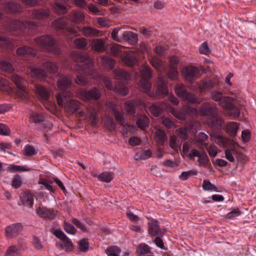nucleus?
I'll list each match as a JSON object with an SVG mask.
<instances>
[{
    "mask_svg": "<svg viewBox=\"0 0 256 256\" xmlns=\"http://www.w3.org/2000/svg\"><path fill=\"white\" fill-rule=\"evenodd\" d=\"M169 111L176 118L181 120H186L188 116H210V122L208 124L218 128H220L224 122V120L218 116V109L210 106L209 103L203 105L199 110L185 105L181 110L170 106Z\"/></svg>",
    "mask_w": 256,
    "mask_h": 256,
    "instance_id": "1",
    "label": "nucleus"
},
{
    "mask_svg": "<svg viewBox=\"0 0 256 256\" xmlns=\"http://www.w3.org/2000/svg\"><path fill=\"white\" fill-rule=\"evenodd\" d=\"M71 57L76 62L75 70L76 72V78L75 82L78 85L88 84L89 80L88 75H90L94 78H97L96 74L92 60L86 55H83L76 52H72Z\"/></svg>",
    "mask_w": 256,
    "mask_h": 256,
    "instance_id": "2",
    "label": "nucleus"
},
{
    "mask_svg": "<svg viewBox=\"0 0 256 256\" xmlns=\"http://www.w3.org/2000/svg\"><path fill=\"white\" fill-rule=\"evenodd\" d=\"M52 26L58 30H66L72 34H77L82 32L83 34L87 36H98L100 34V31L92 27L84 26L82 29L78 26H72L68 24L64 18H59L52 22Z\"/></svg>",
    "mask_w": 256,
    "mask_h": 256,
    "instance_id": "3",
    "label": "nucleus"
},
{
    "mask_svg": "<svg viewBox=\"0 0 256 256\" xmlns=\"http://www.w3.org/2000/svg\"><path fill=\"white\" fill-rule=\"evenodd\" d=\"M211 98L218 102L220 106L228 111L230 115L238 117L240 114V110L236 106L237 100L230 97L222 96V94L218 91L212 92Z\"/></svg>",
    "mask_w": 256,
    "mask_h": 256,
    "instance_id": "4",
    "label": "nucleus"
},
{
    "mask_svg": "<svg viewBox=\"0 0 256 256\" xmlns=\"http://www.w3.org/2000/svg\"><path fill=\"white\" fill-rule=\"evenodd\" d=\"M36 45L42 50L50 54L58 56L60 52V48L56 44L55 40L50 36H43L34 39Z\"/></svg>",
    "mask_w": 256,
    "mask_h": 256,
    "instance_id": "5",
    "label": "nucleus"
},
{
    "mask_svg": "<svg viewBox=\"0 0 256 256\" xmlns=\"http://www.w3.org/2000/svg\"><path fill=\"white\" fill-rule=\"evenodd\" d=\"M44 70L40 68H32L30 74L34 78L42 81L45 80L47 76V72L56 73L58 70L57 66L52 62H47L43 64Z\"/></svg>",
    "mask_w": 256,
    "mask_h": 256,
    "instance_id": "6",
    "label": "nucleus"
},
{
    "mask_svg": "<svg viewBox=\"0 0 256 256\" xmlns=\"http://www.w3.org/2000/svg\"><path fill=\"white\" fill-rule=\"evenodd\" d=\"M210 137L213 142L218 144L220 146H222L226 148V158L228 161L234 162V156L236 154V152L233 146L232 148L228 147V144L227 140L224 138L222 136L214 133L212 134Z\"/></svg>",
    "mask_w": 256,
    "mask_h": 256,
    "instance_id": "7",
    "label": "nucleus"
},
{
    "mask_svg": "<svg viewBox=\"0 0 256 256\" xmlns=\"http://www.w3.org/2000/svg\"><path fill=\"white\" fill-rule=\"evenodd\" d=\"M140 71L142 80L138 86L144 92H148L151 88V84L148 80L152 76V70L148 64H145L141 67Z\"/></svg>",
    "mask_w": 256,
    "mask_h": 256,
    "instance_id": "8",
    "label": "nucleus"
},
{
    "mask_svg": "<svg viewBox=\"0 0 256 256\" xmlns=\"http://www.w3.org/2000/svg\"><path fill=\"white\" fill-rule=\"evenodd\" d=\"M56 100L58 104L62 108H64L70 114H72L80 107V102L76 100H71L68 102H66V96L62 94H58Z\"/></svg>",
    "mask_w": 256,
    "mask_h": 256,
    "instance_id": "9",
    "label": "nucleus"
},
{
    "mask_svg": "<svg viewBox=\"0 0 256 256\" xmlns=\"http://www.w3.org/2000/svg\"><path fill=\"white\" fill-rule=\"evenodd\" d=\"M36 28V24L35 22L30 20H26L25 22L22 21L16 20L11 22L8 28V30L11 32H23L26 29L34 30Z\"/></svg>",
    "mask_w": 256,
    "mask_h": 256,
    "instance_id": "10",
    "label": "nucleus"
},
{
    "mask_svg": "<svg viewBox=\"0 0 256 256\" xmlns=\"http://www.w3.org/2000/svg\"><path fill=\"white\" fill-rule=\"evenodd\" d=\"M12 80L18 88V96L23 100H28L29 94L26 88V82L16 74L12 76Z\"/></svg>",
    "mask_w": 256,
    "mask_h": 256,
    "instance_id": "11",
    "label": "nucleus"
},
{
    "mask_svg": "<svg viewBox=\"0 0 256 256\" xmlns=\"http://www.w3.org/2000/svg\"><path fill=\"white\" fill-rule=\"evenodd\" d=\"M100 96V90L96 88L88 91L81 90L78 92V96L84 101H88L91 100H98Z\"/></svg>",
    "mask_w": 256,
    "mask_h": 256,
    "instance_id": "12",
    "label": "nucleus"
},
{
    "mask_svg": "<svg viewBox=\"0 0 256 256\" xmlns=\"http://www.w3.org/2000/svg\"><path fill=\"white\" fill-rule=\"evenodd\" d=\"M198 72V68L192 65L184 66L181 70L182 74L190 82L197 78Z\"/></svg>",
    "mask_w": 256,
    "mask_h": 256,
    "instance_id": "13",
    "label": "nucleus"
},
{
    "mask_svg": "<svg viewBox=\"0 0 256 256\" xmlns=\"http://www.w3.org/2000/svg\"><path fill=\"white\" fill-rule=\"evenodd\" d=\"M72 84V80L68 78L67 77L65 76H61L59 78L57 82L58 87L60 88V90L64 92V94L63 92H62V94H63L64 96L66 94L68 98H70L72 96V94L67 90Z\"/></svg>",
    "mask_w": 256,
    "mask_h": 256,
    "instance_id": "14",
    "label": "nucleus"
},
{
    "mask_svg": "<svg viewBox=\"0 0 256 256\" xmlns=\"http://www.w3.org/2000/svg\"><path fill=\"white\" fill-rule=\"evenodd\" d=\"M36 214L40 218L48 219H54L56 214V212L53 210L40 206L36 208Z\"/></svg>",
    "mask_w": 256,
    "mask_h": 256,
    "instance_id": "15",
    "label": "nucleus"
},
{
    "mask_svg": "<svg viewBox=\"0 0 256 256\" xmlns=\"http://www.w3.org/2000/svg\"><path fill=\"white\" fill-rule=\"evenodd\" d=\"M200 124L198 122H193L190 127L180 128L176 130V133L178 136L186 140L188 138V134L190 132L194 134L196 132L197 130L200 129Z\"/></svg>",
    "mask_w": 256,
    "mask_h": 256,
    "instance_id": "16",
    "label": "nucleus"
},
{
    "mask_svg": "<svg viewBox=\"0 0 256 256\" xmlns=\"http://www.w3.org/2000/svg\"><path fill=\"white\" fill-rule=\"evenodd\" d=\"M164 76L162 74H159L158 76V84L156 89V94L159 96L164 97L168 94V89L166 83L164 80Z\"/></svg>",
    "mask_w": 256,
    "mask_h": 256,
    "instance_id": "17",
    "label": "nucleus"
},
{
    "mask_svg": "<svg viewBox=\"0 0 256 256\" xmlns=\"http://www.w3.org/2000/svg\"><path fill=\"white\" fill-rule=\"evenodd\" d=\"M164 232V230L160 228L158 221L156 220H152L148 222V232L150 235L152 236H162Z\"/></svg>",
    "mask_w": 256,
    "mask_h": 256,
    "instance_id": "18",
    "label": "nucleus"
},
{
    "mask_svg": "<svg viewBox=\"0 0 256 256\" xmlns=\"http://www.w3.org/2000/svg\"><path fill=\"white\" fill-rule=\"evenodd\" d=\"M34 194L32 192L26 190L21 193L20 198L23 206L32 208L34 204Z\"/></svg>",
    "mask_w": 256,
    "mask_h": 256,
    "instance_id": "19",
    "label": "nucleus"
},
{
    "mask_svg": "<svg viewBox=\"0 0 256 256\" xmlns=\"http://www.w3.org/2000/svg\"><path fill=\"white\" fill-rule=\"evenodd\" d=\"M189 156L190 159H193L194 157H198V162L200 164L206 165L208 162L207 154L204 152L196 149H193L190 151L189 154Z\"/></svg>",
    "mask_w": 256,
    "mask_h": 256,
    "instance_id": "20",
    "label": "nucleus"
},
{
    "mask_svg": "<svg viewBox=\"0 0 256 256\" xmlns=\"http://www.w3.org/2000/svg\"><path fill=\"white\" fill-rule=\"evenodd\" d=\"M22 230V225L17 223L12 224L6 228V236L7 238H12L16 236Z\"/></svg>",
    "mask_w": 256,
    "mask_h": 256,
    "instance_id": "21",
    "label": "nucleus"
},
{
    "mask_svg": "<svg viewBox=\"0 0 256 256\" xmlns=\"http://www.w3.org/2000/svg\"><path fill=\"white\" fill-rule=\"evenodd\" d=\"M122 61L128 66H133L138 62L136 54L132 52L125 53L122 57Z\"/></svg>",
    "mask_w": 256,
    "mask_h": 256,
    "instance_id": "22",
    "label": "nucleus"
},
{
    "mask_svg": "<svg viewBox=\"0 0 256 256\" xmlns=\"http://www.w3.org/2000/svg\"><path fill=\"white\" fill-rule=\"evenodd\" d=\"M139 105L144 108L146 107V104L143 101L138 100L126 102L124 104V108L128 114H134L135 113L136 107Z\"/></svg>",
    "mask_w": 256,
    "mask_h": 256,
    "instance_id": "23",
    "label": "nucleus"
},
{
    "mask_svg": "<svg viewBox=\"0 0 256 256\" xmlns=\"http://www.w3.org/2000/svg\"><path fill=\"white\" fill-rule=\"evenodd\" d=\"M106 107L110 111L112 112L118 123L122 126H126L127 124L122 114H121L117 110L116 106L112 102H107Z\"/></svg>",
    "mask_w": 256,
    "mask_h": 256,
    "instance_id": "24",
    "label": "nucleus"
},
{
    "mask_svg": "<svg viewBox=\"0 0 256 256\" xmlns=\"http://www.w3.org/2000/svg\"><path fill=\"white\" fill-rule=\"evenodd\" d=\"M108 44L103 38L94 39L92 41V48L98 52H104L108 49Z\"/></svg>",
    "mask_w": 256,
    "mask_h": 256,
    "instance_id": "25",
    "label": "nucleus"
},
{
    "mask_svg": "<svg viewBox=\"0 0 256 256\" xmlns=\"http://www.w3.org/2000/svg\"><path fill=\"white\" fill-rule=\"evenodd\" d=\"M69 20L74 24L82 23L85 20L84 14L80 11H72L68 16Z\"/></svg>",
    "mask_w": 256,
    "mask_h": 256,
    "instance_id": "26",
    "label": "nucleus"
},
{
    "mask_svg": "<svg viewBox=\"0 0 256 256\" xmlns=\"http://www.w3.org/2000/svg\"><path fill=\"white\" fill-rule=\"evenodd\" d=\"M80 116H83L84 115L86 118H89L90 120L92 125L96 126L98 122V118L97 116V114L94 109H90L86 110V113L84 114L82 112H80L78 113Z\"/></svg>",
    "mask_w": 256,
    "mask_h": 256,
    "instance_id": "27",
    "label": "nucleus"
},
{
    "mask_svg": "<svg viewBox=\"0 0 256 256\" xmlns=\"http://www.w3.org/2000/svg\"><path fill=\"white\" fill-rule=\"evenodd\" d=\"M35 93L40 98L48 100L50 98V91L41 85L35 86Z\"/></svg>",
    "mask_w": 256,
    "mask_h": 256,
    "instance_id": "28",
    "label": "nucleus"
},
{
    "mask_svg": "<svg viewBox=\"0 0 256 256\" xmlns=\"http://www.w3.org/2000/svg\"><path fill=\"white\" fill-rule=\"evenodd\" d=\"M152 66L158 72H162L165 70L164 62L156 56H153L149 59Z\"/></svg>",
    "mask_w": 256,
    "mask_h": 256,
    "instance_id": "29",
    "label": "nucleus"
},
{
    "mask_svg": "<svg viewBox=\"0 0 256 256\" xmlns=\"http://www.w3.org/2000/svg\"><path fill=\"white\" fill-rule=\"evenodd\" d=\"M50 15V12L46 9H36L34 10L31 14V16L34 19L44 20L48 18Z\"/></svg>",
    "mask_w": 256,
    "mask_h": 256,
    "instance_id": "30",
    "label": "nucleus"
},
{
    "mask_svg": "<svg viewBox=\"0 0 256 256\" xmlns=\"http://www.w3.org/2000/svg\"><path fill=\"white\" fill-rule=\"evenodd\" d=\"M130 74L122 69H116L114 70V78L121 82L125 83L130 80Z\"/></svg>",
    "mask_w": 256,
    "mask_h": 256,
    "instance_id": "31",
    "label": "nucleus"
},
{
    "mask_svg": "<svg viewBox=\"0 0 256 256\" xmlns=\"http://www.w3.org/2000/svg\"><path fill=\"white\" fill-rule=\"evenodd\" d=\"M68 0H56L53 6L54 10L57 13H64L66 12L67 6L66 5Z\"/></svg>",
    "mask_w": 256,
    "mask_h": 256,
    "instance_id": "32",
    "label": "nucleus"
},
{
    "mask_svg": "<svg viewBox=\"0 0 256 256\" xmlns=\"http://www.w3.org/2000/svg\"><path fill=\"white\" fill-rule=\"evenodd\" d=\"M4 8L6 11L8 13L19 12L21 11L22 9L20 4L12 2L6 3Z\"/></svg>",
    "mask_w": 256,
    "mask_h": 256,
    "instance_id": "33",
    "label": "nucleus"
},
{
    "mask_svg": "<svg viewBox=\"0 0 256 256\" xmlns=\"http://www.w3.org/2000/svg\"><path fill=\"white\" fill-rule=\"evenodd\" d=\"M16 52L18 56L24 58H26L29 56H34L36 54L34 50L28 46L20 48L17 50Z\"/></svg>",
    "mask_w": 256,
    "mask_h": 256,
    "instance_id": "34",
    "label": "nucleus"
},
{
    "mask_svg": "<svg viewBox=\"0 0 256 256\" xmlns=\"http://www.w3.org/2000/svg\"><path fill=\"white\" fill-rule=\"evenodd\" d=\"M122 38L123 40H126L132 44H136L138 40V36L129 31H126L122 33Z\"/></svg>",
    "mask_w": 256,
    "mask_h": 256,
    "instance_id": "35",
    "label": "nucleus"
},
{
    "mask_svg": "<svg viewBox=\"0 0 256 256\" xmlns=\"http://www.w3.org/2000/svg\"><path fill=\"white\" fill-rule=\"evenodd\" d=\"M106 252L108 256H126L130 255V254L127 252H123L122 255H120L121 250L117 246H112L108 248Z\"/></svg>",
    "mask_w": 256,
    "mask_h": 256,
    "instance_id": "36",
    "label": "nucleus"
},
{
    "mask_svg": "<svg viewBox=\"0 0 256 256\" xmlns=\"http://www.w3.org/2000/svg\"><path fill=\"white\" fill-rule=\"evenodd\" d=\"M7 170L11 172H28L30 170L31 168L26 165L18 166L10 164L7 168Z\"/></svg>",
    "mask_w": 256,
    "mask_h": 256,
    "instance_id": "37",
    "label": "nucleus"
},
{
    "mask_svg": "<svg viewBox=\"0 0 256 256\" xmlns=\"http://www.w3.org/2000/svg\"><path fill=\"white\" fill-rule=\"evenodd\" d=\"M182 64V61L179 57L176 56H172L170 58L168 66L170 68H175L178 70L179 66Z\"/></svg>",
    "mask_w": 256,
    "mask_h": 256,
    "instance_id": "38",
    "label": "nucleus"
},
{
    "mask_svg": "<svg viewBox=\"0 0 256 256\" xmlns=\"http://www.w3.org/2000/svg\"><path fill=\"white\" fill-rule=\"evenodd\" d=\"M198 84V88L200 92H206L214 86V84L210 80H202Z\"/></svg>",
    "mask_w": 256,
    "mask_h": 256,
    "instance_id": "39",
    "label": "nucleus"
},
{
    "mask_svg": "<svg viewBox=\"0 0 256 256\" xmlns=\"http://www.w3.org/2000/svg\"><path fill=\"white\" fill-rule=\"evenodd\" d=\"M238 130V124L236 122H229L226 128L227 133L231 136H236Z\"/></svg>",
    "mask_w": 256,
    "mask_h": 256,
    "instance_id": "40",
    "label": "nucleus"
},
{
    "mask_svg": "<svg viewBox=\"0 0 256 256\" xmlns=\"http://www.w3.org/2000/svg\"><path fill=\"white\" fill-rule=\"evenodd\" d=\"M156 140L160 144H162L166 140V134L164 130L156 129L154 134Z\"/></svg>",
    "mask_w": 256,
    "mask_h": 256,
    "instance_id": "41",
    "label": "nucleus"
},
{
    "mask_svg": "<svg viewBox=\"0 0 256 256\" xmlns=\"http://www.w3.org/2000/svg\"><path fill=\"white\" fill-rule=\"evenodd\" d=\"M62 241V243L56 244V246L58 248H59L60 249H64L66 251L71 250L72 247V243L69 238L66 237Z\"/></svg>",
    "mask_w": 256,
    "mask_h": 256,
    "instance_id": "42",
    "label": "nucleus"
},
{
    "mask_svg": "<svg viewBox=\"0 0 256 256\" xmlns=\"http://www.w3.org/2000/svg\"><path fill=\"white\" fill-rule=\"evenodd\" d=\"M149 122V119L146 116H140L136 120V124L138 128L144 129L148 126Z\"/></svg>",
    "mask_w": 256,
    "mask_h": 256,
    "instance_id": "43",
    "label": "nucleus"
},
{
    "mask_svg": "<svg viewBox=\"0 0 256 256\" xmlns=\"http://www.w3.org/2000/svg\"><path fill=\"white\" fill-rule=\"evenodd\" d=\"M176 94L180 98H182L186 94L187 90L182 84H177L174 87Z\"/></svg>",
    "mask_w": 256,
    "mask_h": 256,
    "instance_id": "44",
    "label": "nucleus"
},
{
    "mask_svg": "<svg viewBox=\"0 0 256 256\" xmlns=\"http://www.w3.org/2000/svg\"><path fill=\"white\" fill-rule=\"evenodd\" d=\"M30 118L32 122L35 124L36 126L42 125V122L44 121L43 120L42 116L36 112H32L30 114Z\"/></svg>",
    "mask_w": 256,
    "mask_h": 256,
    "instance_id": "45",
    "label": "nucleus"
},
{
    "mask_svg": "<svg viewBox=\"0 0 256 256\" xmlns=\"http://www.w3.org/2000/svg\"><path fill=\"white\" fill-rule=\"evenodd\" d=\"M184 100L187 101L189 103L191 104H200V101L198 100L196 96L194 94H193L191 93L188 92H186L184 96L182 97Z\"/></svg>",
    "mask_w": 256,
    "mask_h": 256,
    "instance_id": "46",
    "label": "nucleus"
},
{
    "mask_svg": "<svg viewBox=\"0 0 256 256\" xmlns=\"http://www.w3.org/2000/svg\"><path fill=\"white\" fill-rule=\"evenodd\" d=\"M98 178L102 182H108L113 179V174L111 172H104L100 174Z\"/></svg>",
    "mask_w": 256,
    "mask_h": 256,
    "instance_id": "47",
    "label": "nucleus"
},
{
    "mask_svg": "<svg viewBox=\"0 0 256 256\" xmlns=\"http://www.w3.org/2000/svg\"><path fill=\"white\" fill-rule=\"evenodd\" d=\"M151 156V152L150 150H144L140 152L135 154L134 158L136 160H146Z\"/></svg>",
    "mask_w": 256,
    "mask_h": 256,
    "instance_id": "48",
    "label": "nucleus"
},
{
    "mask_svg": "<svg viewBox=\"0 0 256 256\" xmlns=\"http://www.w3.org/2000/svg\"><path fill=\"white\" fill-rule=\"evenodd\" d=\"M202 188L205 190L214 191L220 192V190L213 185L209 180H204L202 183Z\"/></svg>",
    "mask_w": 256,
    "mask_h": 256,
    "instance_id": "49",
    "label": "nucleus"
},
{
    "mask_svg": "<svg viewBox=\"0 0 256 256\" xmlns=\"http://www.w3.org/2000/svg\"><path fill=\"white\" fill-rule=\"evenodd\" d=\"M96 22L102 28L109 27L111 26V21L108 18L106 17H99L96 18Z\"/></svg>",
    "mask_w": 256,
    "mask_h": 256,
    "instance_id": "50",
    "label": "nucleus"
},
{
    "mask_svg": "<svg viewBox=\"0 0 256 256\" xmlns=\"http://www.w3.org/2000/svg\"><path fill=\"white\" fill-rule=\"evenodd\" d=\"M20 250V246H12L8 248L6 254V256H15L19 255V252Z\"/></svg>",
    "mask_w": 256,
    "mask_h": 256,
    "instance_id": "51",
    "label": "nucleus"
},
{
    "mask_svg": "<svg viewBox=\"0 0 256 256\" xmlns=\"http://www.w3.org/2000/svg\"><path fill=\"white\" fill-rule=\"evenodd\" d=\"M150 251V248L146 244H140L136 248V252L140 256L145 255Z\"/></svg>",
    "mask_w": 256,
    "mask_h": 256,
    "instance_id": "52",
    "label": "nucleus"
},
{
    "mask_svg": "<svg viewBox=\"0 0 256 256\" xmlns=\"http://www.w3.org/2000/svg\"><path fill=\"white\" fill-rule=\"evenodd\" d=\"M101 62L107 68L112 69L114 66V61L104 56L101 58Z\"/></svg>",
    "mask_w": 256,
    "mask_h": 256,
    "instance_id": "53",
    "label": "nucleus"
},
{
    "mask_svg": "<svg viewBox=\"0 0 256 256\" xmlns=\"http://www.w3.org/2000/svg\"><path fill=\"white\" fill-rule=\"evenodd\" d=\"M198 174V172L194 170H190L186 172H183L179 176V178L182 180H186L190 177L192 176H196Z\"/></svg>",
    "mask_w": 256,
    "mask_h": 256,
    "instance_id": "54",
    "label": "nucleus"
},
{
    "mask_svg": "<svg viewBox=\"0 0 256 256\" xmlns=\"http://www.w3.org/2000/svg\"><path fill=\"white\" fill-rule=\"evenodd\" d=\"M241 211L238 208H232L231 211L226 214V218L232 220L240 216Z\"/></svg>",
    "mask_w": 256,
    "mask_h": 256,
    "instance_id": "55",
    "label": "nucleus"
},
{
    "mask_svg": "<svg viewBox=\"0 0 256 256\" xmlns=\"http://www.w3.org/2000/svg\"><path fill=\"white\" fill-rule=\"evenodd\" d=\"M74 44L78 48H84L88 45L87 40L83 38H76L74 40Z\"/></svg>",
    "mask_w": 256,
    "mask_h": 256,
    "instance_id": "56",
    "label": "nucleus"
},
{
    "mask_svg": "<svg viewBox=\"0 0 256 256\" xmlns=\"http://www.w3.org/2000/svg\"><path fill=\"white\" fill-rule=\"evenodd\" d=\"M24 154L26 156H30L36 154L34 148L31 145L27 144L24 148Z\"/></svg>",
    "mask_w": 256,
    "mask_h": 256,
    "instance_id": "57",
    "label": "nucleus"
},
{
    "mask_svg": "<svg viewBox=\"0 0 256 256\" xmlns=\"http://www.w3.org/2000/svg\"><path fill=\"white\" fill-rule=\"evenodd\" d=\"M0 70L10 72L14 70V68L10 63L4 61L0 62Z\"/></svg>",
    "mask_w": 256,
    "mask_h": 256,
    "instance_id": "58",
    "label": "nucleus"
},
{
    "mask_svg": "<svg viewBox=\"0 0 256 256\" xmlns=\"http://www.w3.org/2000/svg\"><path fill=\"white\" fill-rule=\"evenodd\" d=\"M198 50L200 54L206 56L208 55L211 52L206 42H204L201 44Z\"/></svg>",
    "mask_w": 256,
    "mask_h": 256,
    "instance_id": "59",
    "label": "nucleus"
},
{
    "mask_svg": "<svg viewBox=\"0 0 256 256\" xmlns=\"http://www.w3.org/2000/svg\"><path fill=\"white\" fill-rule=\"evenodd\" d=\"M170 146L174 150L178 151L179 148L178 140L174 136L170 138Z\"/></svg>",
    "mask_w": 256,
    "mask_h": 256,
    "instance_id": "60",
    "label": "nucleus"
},
{
    "mask_svg": "<svg viewBox=\"0 0 256 256\" xmlns=\"http://www.w3.org/2000/svg\"><path fill=\"white\" fill-rule=\"evenodd\" d=\"M11 90L8 82L4 78L0 79V90L8 92Z\"/></svg>",
    "mask_w": 256,
    "mask_h": 256,
    "instance_id": "61",
    "label": "nucleus"
},
{
    "mask_svg": "<svg viewBox=\"0 0 256 256\" xmlns=\"http://www.w3.org/2000/svg\"><path fill=\"white\" fill-rule=\"evenodd\" d=\"M149 111L154 116H158L162 112V108L156 105H152L148 108Z\"/></svg>",
    "mask_w": 256,
    "mask_h": 256,
    "instance_id": "62",
    "label": "nucleus"
},
{
    "mask_svg": "<svg viewBox=\"0 0 256 256\" xmlns=\"http://www.w3.org/2000/svg\"><path fill=\"white\" fill-rule=\"evenodd\" d=\"M22 180L20 176L16 175L12 180V186L15 188H20L22 184Z\"/></svg>",
    "mask_w": 256,
    "mask_h": 256,
    "instance_id": "63",
    "label": "nucleus"
},
{
    "mask_svg": "<svg viewBox=\"0 0 256 256\" xmlns=\"http://www.w3.org/2000/svg\"><path fill=\"white\" fill-rule=\"evenodd\" d=\"M113 90L116 92L122 94V96H126L128 93V88L126 87L122 86H116L114 87Z\"/></svg>",
    "mask_w": 256,
    "mask_h": 256,
    "instance_id": "64",
    "label": "nucleus"
}]
</instances>
